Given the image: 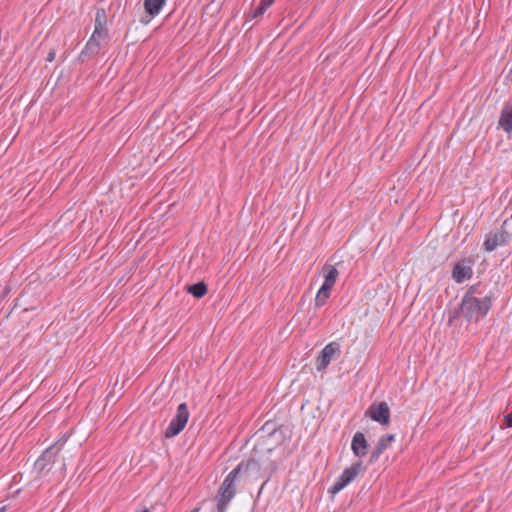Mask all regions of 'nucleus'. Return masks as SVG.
Returning <instances> with one entry per match:
<instances>
[{
    "mask_svg": "<svg viewBox=\"0 0 512 512\" xmlns=\"http://www.w3.org/2000/svg\"><path fill=\"white\" fill-rule=\"evenodd\" d=\"M493 295H486L481 298H467L461 301V313L468 321L478 322L483 319L489 312Z\"/></svg>",
    "mask_w": 512,
    "mask_h": 512,
    "instance_id": "nucleus-1",
    "label": "nucleus"
},
{
    "mask_svg": "<svg viewBox=\"0 0 512 512\" xmlns=\"http://www.w3.org/2000/svg\"><path fill=\"white\" fill-rule=\"evenodd\" d=\"M243 470V464H238L222 482L217 496V512H226L230 501L236 494L235 483Z\"/></svg>",
    "mask_w": 512,
    "mask_h": 512,
    "instance_id": "nucleus-2",
    "label": "nucleus"
},
{
    "mask_svg": "<svg viewBox=\"0 0 512 512\" xmlns=\"http://www.w3.org/2000/svg\"><path fill=\"white\" fill-rule=\"evenodd\" d=\"M512 227V216L503 221L500 231L496 233H489L483 243L484 250L487 252L494 251L498 246L508 244L511 239V234L508 228Z\"/></svg>",
    "mask_w": 512,
    "mask_h": 512,
    "instance_id": "nucleus-3",
    "label": "nucleus"
},
{
    "mask_svg": "<svg viewBox=\"0 0 512 512\" xmlns=\"http://www.w3.org/2000/svg\"><path fill=\"white\" fill-rule=\"evenodd\" d=\"M364 471V467L361 461H357L353 463L350 467L346 468L339 478L334 482V484L329 488V493L332 495H336L341 490H343L346 486H348L354 479L358 476V474Z\"/></svg>",
    "mask_w": 512,
    "mask_h": 512,
    "instance_id": "nucleus-4",
    "label": "nucleus"
},
{
    "mask_svg": "<svg viewBox=\"0 0 512 512\" xmlns=\"http://www.w3.org/2000/svg\"><path fill=\"white\" fill-rule=\"evenodd\" d=\"M189 411L186 403H181L177 407L175 416L170 421L165 430V437L172 438L178 435L186 426L189 419Z\"/></svg>",
    "mask_w": 512,
    "mask_h": 512,
    "instance_id": "nucleus-5",
    "label": "nucleus"
},
{
    "mask_svg": "<svg viewBox=\"0 0 512 512\" xmlns=\"http://www.w3.org/2000/svg\"><path fill=\"white\" fill-rule=\"evenodd\" d=\"M60 449L57 444L48 447L35 461L34 469L39 474L50 471L58 459Z\"/></svg>",
    "mask_w": 512,
    "mask_h": 512,
    "instance_id": "nucleus-6",
    "label": "nucleus"
},
{
    "mask_svg": "<svg viewBox=\"0 0 512 512\" xmlns=\"http://www.w3.org/2000/svg\"><path fill=\"white\" fill-rule=\"evenodd\" d=\"M340 345L337 342H330L320 352L316 359V369L318 371L326 368L333 359L340 356Z\"/></svg>",
    "mask_w": 512,
    "mask_h": 512,
    "instance_id": "nucleus-7",
    "label": "nucleus"
},
{
    "mask_svg": "<svg viewBox=\"0 0 512 512\" xmlns=\"http://www.w3.org/2000/svg\"><path fill=\"white\" fill-rule=\"evenodd\" d=\"M366 415L369 416L373 421L382 425H386L390 421L389 406L384 401L373 403L366 411Z\"/></svg>",
    "mask_w": 512,
    "mask_h": 512,
    "instance_id": "nucleus-8",
    "label": "nucleus"
},
{
    "mask_svg": "<svg viewBox=\"0 0 512 512\" xmlns=\"http://www.w3.org/2000/svg\"><path fill=\"white\" fill-rule=\"evenodd\" d=\"M473 261L470 258H464L454 265L452 271V278L457 283H462L468 280L473 275Z\"/></svg>",
    "mask_w": 512,
    "mask_h": 512,
    "instance_id": "nucleus-9",
    "label": "nucleus"
},
{
    "mask_svg": "<svg viewBox=\"0 0 512 512\" xmlns=\"http://www.w3.org/2000/svg\"><path fill=\"white\" fill-rule=\"evenodd\" d=\"M368 442L362 432H356L352 438L351 450L356 457L362 458L368 452Z\"/></svg>",
    "mask_w": 512,
    "mask_h": 512,
    "instance_id": "nucleus-10",
    "label": "nucleus"
},
{
    "mask_svg": "<svg viewBox=\"0 0 512 512\" xmlns=\"http://www.w3.org/2000/svg\"><path fill=\"white\" fill-rule=\"evenodd\" d=\"M395 441L394 434L383 435L377 442L376 447L371 453L370 461H376L380 455L388 448V446Z\"/></svg>",
    "mask_w": 512,
    "mask_h": 512,
    "instance_id": "nucleus-11",
    "label": "nucleus"
},
{
    "mask_svg": "<svg viewBox=\"0 0 512 512\" xmlns=\"http://www.w3.org/2000/svg\"><path fill=\"white\" fill-rule=\"evenodd\" d=\"M499 126L507 133L512 131V106L505 105L502 109Z\"/></svg>",
    "mask_w": 512,
    "mask_h": 512,
    "instance_id": "nucleus-12",
    "label": "nucleus"
},
{
    "mask_svg": "<svg viewBox=\"0 0 512 512\" xmlns=\"http://www.w3.org/2000/svg\"><path fill=\"white\" fill-rule=\"evenodd\" d=\"M95 38H90L86 43L84 49L81 51L79 55L80 61L84 62L86 59L92 58L95 55L99 54L101 51V47L98 44L94 43Z\"/></svg>",
    "mask_w": 512,
    "mask_h": 512,
    "instance_id": "nucleus-13",
    "label": "nucleus"
},
{
    "mask_svg": "<svg viewBox=\"0 0 512 512\" xmlns=\"http://www.w3.org/2000/svg\"><path fill=\"white\" fill-rule=\"evenodd\" d=\"M239 464H243V470L242 471H245L246 473H248L251 476L258 477V476H264L265 475L264 473L261 472L262 471V465L256 459H249L246 462L242 461Z\"/></svg>",
    "mask_w": 512,
    "mask_h": 512,
    "instance_id": "nucleus-14",
    "label": "nucleus"
},
{
    "mask_svg": "<svg viewBox=\"0 0 512 512\" xmlns=\"http://www.w3.org/2000/svg\"><path fill=\"white\" fill-rule=\"evenodd\" d=\"M165 3L166 0H144L145 12L149 16L155 17L160 13Z\"/></svg>",
    "mask_w": 512,
    "mask_h": 512,
    "instance_id": "nucleus-15",
    "label": "nucleus"
},
{
    "mask_svg": "<svg viewBox=\"0 0 512 512\" xmlns=\"http://www.w3.org/2000/svg\"><path fill=\"white\" fill-rule=\"evenodd\" d=\"M106 12L103 8L97 9L96 15H95V27L94 31H99L102 33H109L108 29L106 28Z\"/></svg>",
    "mask_w": 512,
    "mask_h": 512,
    "instance_id": "nucleus-16",
    "label": "nucleus"
},
{
    "mask_svg": "<svg viewBox=\"0 0 512 512\" xmlns=\"http://www.w3.org/2000/svg\"><path fill=\"white\" fill-rule=\"evenodd\" d=\"M324 270L326 274L322 285L333 288L338 276V270L334 266H325Z\"/></svg>",
    "mask_w": 512,
    "mask_h": 512,
    "instance_id": "nucleus-17",
    "label": "nucleus"
},
{
    "mask_svg": "<svg viewBox=\"0 0 512 512\" xmlns=\"http://www.w3.org/2000/svg\"><path fill=\"white\" fill-rule=\"evenodd\" d=\"M187 291L195 298H201L207 293V285L203 281H200L188 286Z\"/></svg>",
    "mask_w": 512,
    "mask_h": 512,
    "instance_id": "nucleus-18",
    "label": "nucleus"
},
{
    "mask_svg": "<svg viewBox=\"0 0 512 512\" xmlns=\"http://www.w3.org/2000/svg\"><path fill=\"white\" fill-rule=\"evenodd\" d=\"M332 288L322 285L315 297V306L321 307L325 304L326 300L330 297Z\"/></svg>",
    "mask_w": 512,
    "mask_h": 512,
    "instance_id": "nucleus-19",
    "label": "nucleus"
},
{
    "mask_svg": "<svg viewBox=\"0 0 512 512\" xmlns=\"http://www.w3.org/2000/svg\"><path fill=\"white\" fill-rule=\"evenodd\" d=\"M90 38H95L94 43L98 44L99 47L104 48L109 40V33H102L97 31H93Z\"/></svg>",
    "mask_w": 512,
    "mask_h": 512,
    "instance_id": "nucleus-20",
    "label": "nucleus"
},
{
    "mask_svg": "<svg viewBox=\"0 0 512 512\" xmlns=\"http://www.w3.org/2000/svg\"><path fill=\"white\" fill-rule=\"evenodd\" d=\"M478 288H479V285H472V286L467 290V292L465 293V295L463 296V298H462V299H467L468 297H469V298H478V297H477V295L479 294Z\"/></svg>",
    "mask_w": 512,
    "mask_h": 512,
    "instance_id": "nucleus-21",
    "label": "nucleus"
},
{
    "mask_svg": "<svg viewBox=\"0 0 512 512\" xmlns=\"http://www.w3.org/2000/svg\"><path fill=\"white\" fill-rule=\"evenodd\" d=\"M268 8L269 6H266L264 2L260 1L259 5L253 11L252 17L256 18L262 15Z\"/></svg>",
    "mask_w": 512,
    "mask_h": 512,
    "instance_id": "nucleus-22",
    "label": "nucleus"
},
{
    "mask_svg": "<svg viewBox=\"0 0 512 512\" xmlns=\"http://www.w3.org/2000/svg\"><path fill=\"white\" fill-rule=\"evenodd\" d=\"M503 423L506 427H512V411L504 416Z\"/></svg>",
    "mask_w": 512,
    "mask_h": 512,
    "instance_id": "nucleus-23",
    "label": "nucleus"
},
{
    "mask_svg": "<svg viewBox=\"0 0 512 512\" xmlns=\"http://www.w3.org/2000/svg\"><path fill=\"white\" fill-rule=\"evenodd\" d=\"M55 51H50L48 54H47V57H46V60L48 62H52L54 59H55Z\"/></svg>",
    "mask_w": 512,
    "mask_h": 512,
    "instance_id": "nucleus-24",
    "label": "nucleus"
},
{
    "mask_svg": "<svg viewBox=\"0 0 512 512\" xmlns=\"http://www.w3.org/2000/svg\"><path fill=\"white\" fill-rule=\"evenodd\" d=\"M261 1H262V2H264L266 6H269V7H270V6L272 5V3L274 2V0H261Z\"/></svg>",
    "mask_w": 512,
    "mask_h": 512,
    "instance_id": "nucleus-25",
    "label": "nucleus"
},
{
    "mask_svg": "<svg viewBox=\"0 0 512 512\" xmlns=\"http://www.w3.org/2000/svg\"><path fill=\"white\" fill-rule=\"evenodd\" d=\"M106 398H107V402L113 401V395L111 393H109Z\"/></svg>",
    "mask_w": 512,
    "mask_h": 512,
    "instance_id": "nucleus-26",
    "label": "nucleus"
},
{
    "mask_svg": "<svg viewBox=\"0 0 512 512\" xmlns=\"http://www.w3.org/2000/svg\"><path fill=\"white\" fill-rule=\"evenodd\" d=\"M200 511V507H195L193 510H191L190 512H199Z\"/></svg>",
    "mask_w": 512,
    "mask_h": 512,
    "instance_id": "nucleus-27",
    "label": "nucleus"
},
{
    "mask_svg": "<svg viewBox=\"0 0 512 512\" xmlns=\"http://www.w3.org/2000/svg\"><path fill=\"white\" fill-rule=\"evenodd\" d=\"M0 512H6V507L5 506L0 507Z\"/></svg>",
    "mask_w": 512,
    "mask_h": 512,
    "instance_id": "nucleus-28",
    "label": "nucleus"
},
{
    "mask_svg": "<svg viewBox=\"0 0 512 512\" xmlns=\"http://www.w3.org/2000/svg\"><path fill=\"white\" fill-rule=\"evenodd\" d=\"M61 468L65 469V463L64 462L62 463V467Z\"/></svg>",
    "mask_w": 512,
    "mask_h": 512,
    "instance_id": "nucleus-29",
    "label": "nucleus"
}]
</instances>
